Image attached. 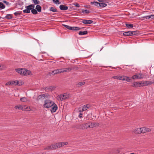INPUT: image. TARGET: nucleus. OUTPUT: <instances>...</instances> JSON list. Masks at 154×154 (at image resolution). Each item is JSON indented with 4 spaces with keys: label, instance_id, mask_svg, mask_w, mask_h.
<instances>
[{
    "label": "nucleus",
    "instance_id": "f257e3e1",
    "mask_svg": "<svg viewBox=\"0 0 154 154\" xmlns=\"http://www.w3.org/2000/svg\"><path fill=\"white\" fill-rule=\"evenodd\" d=\"M35 5L34 4H31L27 6H25L26 9L23 11V12L24 13H29L30 12L31 9H34Z\"/></svg>",
    "mask_w": 154,
    "mask_h": 154
},
{
    "label": "nucleus",
    "instance_id": "f03ea898",
    "mask_svg": "<svg viewBox=\"0 0 154 154\" xmlns=\"http://www.w3.org/2000/svg\"><path fill=\"white\" fill-rule=\"evenodd\" d=\"M52 101L49 100H46L45 101L44 104L43 105L44 107L46 108L51 107L52 106V103H53Z\"/></svg>",
    "mask_w": 154,
    "mask_h": 154
},
{
    "label": "nucleus",
    "instance_id": "7ed1b4c3",
    "mask_svg": "<svg viewBox=\"0 0 154 154\" xmlns=\"http://www.w3.org/2000/svg\"><path fill=\"white\" fill-rule=\"evenodd\" d=\"M70 94L67 93H64L63 95H60L58 96V98L60 99V100L62 101L63 100L68 99L69 97Z\"/></svg>",
    "mask_w": 154,
    "mask_h": 154
},
{
    "label": "nucleus",
    "instance_id": "20e7f679",
    "mask_svg": "<svg viewBox=\"0 0 154 154\" xmlns=\"http://www.w3.org/2000/svg\"><path fill=\"white\" fill-rule=\"evenodd\" d=\"M57 145H56L54 144H52L46 146L44 148V150H53L54 149H57Z\"/></svg>",
    "mask_w": 154,
    "mask_h": 154
},
{
    "label": "nucleus",
    "instance_id": "39448f33",
    "mask_svg": "<svg viewBox=\"0 0 154 154\" xmlns=\"http://www.w3.org/2000/svg\"><path fill=\"white\" fill-rule=\"evenodd\" d=\"M119 79L122 80H126L128 82H131L132 80L131 79L125 76H119Z\"/></svg>",
    "mask_w": 154,
    "mask_h": 154
},
{
    "label": "nucleus",
    "instance_id": "423d86ee",
    "mask_svg": "<svg viewBox=\"0 0 154 154\" xmlns=\"http://www.w3.org/2000/svg\"><path fill=\"white\" fill-rule=\"evenodd\" d=\"M142 76V74L140 73L134 75L131 78L132 79V80L131 81L132 82H132V81L134 79H140L143 78ZM130 79H131V78H130Z\"/></svg>",
    "mask_w": 154,
    "mask_h": 154
},
{
    "label": "nucleus",
    "instance_id": "0eeeda50",
    "mask_svg": "<svg viewBox=\"0 0 154 154\" xmlns=\"http://www.w3.org/2000/svg\"><path fill=\"white\" fill-rule=\"evenodd\" d=\"M14 108L15 109L18 108L22 110H26L28 109V107L26 106L25 105L24 106H22L21 105H18L15 106Z\"/></svg>",
    "mask_w": 154,
    "mask_h": 154
},
{
    "label": "nucleus",
    "instance_id": "6e6552de",
    "mask_svg": "<svg viewBox=\"0 0 154 154\" xmlns=\"http://www.w3.org/2000/svg\"><path fill=\"white\" fill-rule=\"evenodd\" d=\"M51 107H52V109L51 110V112H55L57 109V106L54 102L52 103V105Z\"/></svg>",
    "mask_w": 154,
    "mask_h": 154
},
{
    "label": "nucleus",
    "instance_id": "1a4fd4ad",
    "mask_svg": "<svg viewBox=\"0 0 154 154\" xmlns=\"http://www.w3.org/2000/svg\"><path fill=\"white\" fill-rule=\"evenodd\" d=\"M141 84L140 82H134L133 83V84L131 86L133 87L137 88L141 87Z\"/></svg>",
    "mask_w": 154,
    "mask_h": 154
},
{
    "label": "nucleus",
    "instance_id": "9d476101",
    "mask_svg": "<svg viewBox=\"0 0 154 154\" xmlns=\"http://www.w3.org/2000/svg\"><path fill=\"white\" fill-rule=\"evenodd\" d=\"M82 22L84 24H91L93 23V21L91 20H83Z\"/></svg>",
    "mask_w": 154,
    "mask_h": 154
},
{
    "label": "nucleus",
    "instance_id": "9b49d317",
    "mask_svg": "<svg viewBox=\"0 0 154 154\" xmlns=\"http://www.w3.org/2000/svg\"><path fill=\"white\" fill-rule=\"evenodd\" d=\"M58 70H54L52 71V72H48V75L49 76L51 75H54L58 74Z\"/></svg>",
    "mask_w": 154,
    "mask_h": 154
},
{
    "label": "nucleus",
    "instance_id": "f8f14e48",
    "mask_svg": "<svg viewBox=\"0 0 154 154\" xmlns=\"http://www.w3.org/2000/svg\"><path fill=\"white\" fill-rule=\"evenodd\" d=\"M75 128L78 129H85L84 123L81 124H78L75 126Z\"/></svg>",
    "mask_w": 154,
    "mask_h": 154
},
{
    "label": "nucleus",
    "instance_id": "ddd939ff",
    "mask_svg": "<svg viewBox=\"0 0 154 154\" xmlns=\"http://www.w3.org/2000/svg\"><path fill=\"white\" fill-rule=\"evenodd\" d=\"M59 8L60 10H68V7L65 5H60Z\"/></svg>",
    "mask_w": 154,
    "mask_h": 154
},
{
    "label": "nucleus",
    "instance_id": "4468645a",
    "mask_svg": "<svg viewBox=\"0 0 154 154\" xmlns=\"http://www.w3.org/2000/svg\"><path fill=\"white\" fill-rule=\"evenodd\" d=\"M24 70L23 72L22 73H23V75H27L30 74L31 71L30 70L26 69L25 68H24Z\"/></svg>",
    "mask_w": 154,
    "mask_h": 154
},
{
    "label": "nucleus",
    "instance_id": "2eb2a0df",
    "mask_svg": "<svg viewBox=\"0 0 154 154\" xmlns=\"http://www.w3.org/2000/svg\"><path fill=\"white\" fill-rule=\"evenodd\" d=\"M15 70L19 74L23 75V73L24 70V68H17L15 69Z\"/></svg>",
    "mask_w": 154,
    "mask_h": 154
},
{
    "label": "nucleus",
    "instance_id": "dca6fc26",
    "mask_svg": "<svg viewBox=\"0 0 154 154\" xmlns=\"http://www.w3.org/2000/svg\"><path fill=\"white\" fill-rule=\"evenodd\" d=\"M131 32V31H130L125 32L123 33V35L125 36H132Z\"/></svg>",
    "mask_w": 154,
    "mask_h": 154
},
{
    "label": "nucleus",
    "instance_id": "f3484780",
    "mask_svg": "<svg viewBox=\"0 0 154 154\" xmlns=\"http://www.w3.org/2000/svg\"><path fill=\"white\" fill-rule=\"evenodd\" d=\"M47 94H41L38 96L36 99V101H38L42 97H46L45 95Z\"/></svg>",
    "mask_w": 154,
    "mask_h": 154
},
{
    "label": "nucleus",
    "instance_id": "a211bd4d",
    "mask_svg": "<svg viewBox=\"0 0 154 154\" xmlns=\"http://www.w3.org/2000/svg\"><path fill=\"white\" fill-rule=\"evenodd\" d=\"M90 106L88 104L85 105L83 106V108L82 109V111H85L87 109L90 108Z\"/></svg>",
    "mask_w": 154,
    "mask_h": 154
},
{
    "label": "nucleus",
    "instance_id": "6ab92c4d",
    "mask_svg": "<svg viewBox=\"0 0 154 154\" xmlns=\"http://www.w3.org/2000/svg\"><path fill=\"white\" fill-rule=\"evenodd\" d=\"M131 33L132 34V35H139L140 34L139 30L131 31Z\"/></svg>",
    "mask_w": 154,
    "mask_h": 154
},
{
    "label": "nucleus",
    "instance_id": "aec40b11",
    "mask_svg": "<svg viewBox=\"0 0 154 154\" xmlns=\"http://www.w3.org/2000/svg\"><path fill=\"white\" fill-rule=\"evenodd\" d=\"M142 132V130H141V128H137L134 131V132L135 133L138 134H141Z\"/></svg>",
    "mask_w": 154,
    "mask_h": 154
},
{
    "label": "nucleus",
    "instance_id": "412c9836",
    "mask_svg": "<svg viewBox=\"0 0 154 154\" xmlns=\"http://www.w3.org/2000/svg\"><path fill=\"white\" fill-rule=\"evenodd\" d=\"M85 27H82L81 29H83ZM81 29V28H79L78 27H76V26H73L71 27V30H80Z\"/></svg>",
    "mask_w": 154,
    "mask_h": 154
},
{
    "label": "nucleus",
    "instance_id": "4be33fe9",
    "mask_svg": "<svg viewBox=\"0 0 154 154\" xmlns=\"http://www.w3.org/2000/svg\"><path fill=\"white\" fill-rule=\"evenodd\" d=\"M65 142H61L60 143H59L58 145H57V143L55 144H54L56 145L57 146V148L58 147H60L63 146L65 145Z\"/></svg>",
    "mask_w": 154,
    "mask_h": 154
},
{
    "label": "nucleus",
    "instance_id": "5701e85b",
    "mask_svg": "<svg viewBox=\"0 0 154 154\" xmlns=\"http://www.w3.org/2000/svg\"><path fill=\"white\" fill-rule=\"evenodd\" d=\"M100 4V3L98 2H91V5H94L95 6H97V7H99Z\"/></svg>",
    "mask_w": 154,
    "mask_h": 154
},
{
    "label": "nucleus",
    "instance_id": "b1692460",
    "mask_svg": "<svg viewBox=\"0 0 154 154\" xmlns=\"http://www.w3.org/2000/svg\"><path fill=\"white\" fill-rule=\"evenodd\" d=\"M35 9L39 12H41V11L42 7H41L39 5H37L35 8Z\"/></svg>",
    "mask_w": 154,
    "mask_h": 154
},
{
    "label": "nucleus",
    "instance_id": "393cba45",
    "mask_svg": "<svg viewBox=\"0 0 154 154\" xmlns=\"http://www.w3.org/2000/svg\"><path fill=\"white\" fill-rule=\"evenodd\" d=\"M88 33V32L87 31H80L79 32V35H83L87 34Z\"/></svg>",
    "mask_w": 154,
    "mask_h": 154
},
{
    "label": "nucleus",
    "instance_id": "a878e982",
    "mask_svg": "<svg viewBox=\"0 0 154 154\" xmlns=\"http://www.w3.org/2000/svg\"><path fill=\"white\" fill-rule=\"evenodd\" d=\"M8 19H10L13 18L12 14H7L4 17Z\"/></svg>",
    "mask_w": 154,
    "mask_h": 154
},
{
    "label": "nucleus",
    "instance_id": "bb28decb",
    "mask_svg": "<svg viewBox=\"0 0 154 154\" xmlns=\"http://www.w3.org/2000/svg\"><path fill=\"white\" fill-rule=\"evenodd\" d=\"M85 84V82H80L76 85V86L78 87H79L82 85H83Z\"/></svg>",
    "mask_w": 154,
    "mask_h": 154
},
{
    "label": "nucleus",
    "instance_id": "cd10ccee",
    "mask_svg": "<svg viewBox=\"0 0 154 154\" xmlns=\"http://www.w3.org/2000/svg\"><path fill=\"white\" fill-rule=\"evenodd\" d=\"M31 11L32 13L33 14L35 15L36 14H38V11L36 9H31Z\"/></svg>",
    "mask_w": 154,
    "mask_h": 154
},
{
    "label": "nucleus",
    "instance_id": "c85d7f7f",
    "mask_svg": "<svg viewBox=\"0 0 154 154\" xmlns=\"http://www.w3.org/2000/svg\"><path fill=\"white\" fill-rule=\"evenodd\" d=\"M125 25L126 27L129 28H132L133 27V24H128L127 23H125Z\"/></svg>",
    "mask_w": 154,
    "mask_h": 154
},
{
    "label": "nucleus",
    "instance_id": "c756f323",
    "mask_svg": "<svg viewBox=\"0 0 154 154\" xmlns=\"http://www.w3.org/2000/svg\"><path fill=\"white\" fill-rule=\"evenodd\" d=\"M146 84L147 86L153 84H154V80L153 82L149 81H146Z\"/></svg>",
    "mask_w": 154,
    "mask_h": 154
},
{
    "label": "nucleus",
    "instance_id": "7c9ffc66",
    "mask_svg": "<svg viewBox=\"0 0 154 154\" xmlns=\"http://www.w3.org/2000/svg\"><path fill=\"white\" fill-rule=\"evenodd\" d=\"M49 10L50 11L53 12H57V10L53 7H51L50 8Z\"/></svg>",
    "mask_w": 154,
    "mask_h": 154
},
{
    "label": "nucleus",
    "instance_id": "2f4dec72",
    "mask_svg": "<svg viewBox=\"0 0 154 154\" xmlns=\"http://www.w3.org/2000/svg\"><path fill=\"white\" fill-rule=\"evenodd\" d=\"M5 8V6L2 2H0V9H3Z\"/></svg>",
    "mask_w": 154,
    "mask_h": 154
},
{
    "label": "nucleus",
    "instance_id": "473e14b6",
    "mask_svg": "<svg viewBox=\"0 0 154 154\" xmlns=\"http://www.w3.org/2000/svg\"><path fill=\"white\" fill-rule=\"evenodd\" d=\"M32 1L35 5H38L40 3V1L38 0H32Z\"/></svg>",
    "mask_w": 154,
    "mask_h": 154
},
{
    "label": "nucleus",
    "instance_id": "72a5a7b5",
    "mask_svg": "<svg viewBox=\"0 0 154 154\" xmlns=\"http://www.w3.org/2000/svg\"><path fill=\"white\" fill-rule=\"evenodd\" d=\"M100 4L99 7L101 8H103L106 7L107 6V4L106 3H100Z\"/></svg>",
    "mask_w": 154,
    "mask_h": 154
},
{
    "label": "nucleus",
    "instance_id": "f704fd0d",
    "mask_svg": "<svg viewBox=\"0 0 154 154\" xmlns=\"http://www.w3.org/2000/svg\"><path fill=\"white\" fill-rule=\"evenodd\" d=\"M140 83L141 84V85H140L141 87L147 86L146 84V81H144V82L141 81V82H140Z\"/></svg>",
    "mask_w": 154,
    "mask_h": 154
},
{
    "label": "nucleus",
    "instance_id": "c9c22d12",
    "mask_svg": "<svg viewBox=\"0 0 154 154\" xmlns=\"http://www.w3.org/2000/svg\"><path fill=\"white\" fill-rule=\"evenodd\" d=\"M57 70H58V74L66 72V70H65L64 68L58 69H57Z\"/></svg>",
    "mask_w": 154,
    "mask_h": 154
},
{
    "label": "nucleus",
    "instance_id": "e433bc0d",
    "mask_svg": "<svg viewBox=\"0 0 154 154\" xmlns=\"http://www.w3.org/2000/svg\"><path fill=\"white\" fill-rule=\"evenodd\" d=\"M20 100L23 102H26L27 101V98L26 97H23L20 99Z\"/></svg>",
    "mask_w": 154,
    "mask_h": 154
},
{
    "label": "nucleus",
    "instance_id": "4c0bfd02",
    "mask_svg": "<svg viewBox=\"0 0 154 154\" xmlns=\"http://www.w3.org/2000/svg\"><path fill=\"white\" fill-rule=\"evenodd\" d=\"M93 127H94L97 126L99 125V124L97 122H93L92 123Z\"/></svg>",
    "mask_w": 154,
    "mask_h": 154
},
{
    "label": "nucleus",
    "instance_id": "58836bf2",
    "mask_svg": "<svg viewBox=\"0 0 154 154\" xmlns=\"http://www.w3.org/2000/svg\"><path fill=\"white\" fill-rule=\"evenodd\" d=\"M53 2L55 4H59L61 3V2L59 0H52Z\"/></svg>",
    "mask_w": 154,
    "mask_h": 154
},
{
    "label": "nucleus",
    "instance_id": "ea45409f",
    "mask_svg": "<svg viewBox=\"0 0 154 154\" xmlns=\"http://www.w3.org/2000/svg\"><path fill=\"white\" fill-rule=\"evenodd\" d=\"M89 122L86 123H84L85 129L89 128Z\"/></svg>",
    "mask_w": 154,
    "mask_h": 154
},
{
    "label": "nucleus",
    "instance_id": "a19ab883",
    "mask_svg": "<svg viewBox=\"0 0 154 154\" xmlns=\"http://www.w3.org/2000/svg\"><path fill=\"white\" fill-rule=\"evenodd\" d=\"M15 81H16L15 85H18L20 86V85H22V82H21L20 83L19 81L17 80H16Z\"/></svg>",
    "mask_w": 154,
    "mask_h": 154
},
{
    "label": "nucleus",
    "instance_id": "79ce46f5",
    "mask_svg": "<svg viewBox=\"0 0 154 154\" xmlns=\"http://www.w3.org/2000/svg\"><path fill=\"white\" fill-rule=\"evenodd\" d=\"M21 13H22V12H19V11H17V12H15L14 13V15L15 16H17L18 15L21 14Z\"/></svg>",
    "mask_w": 154,
    "mask_h": 154
},
{
    "label": "nucleus",
    "instance_id": "37998d69",
    "mask_svg": "<svg viewBox=\"0 0 154 154\" xmlns=\"http://www.w3.org/2000/svg\"><path fill=\"white\" fill-rule=\"evenodd\" d=\"M72 68H64L65 70H66V72L67 71H69L71 70L72 69Z\"/></svg>",
    "mask_w": 154,
    "mask_h": 154
},
{
    "label": "nucleus",
    "instance_id": "c03bdc74",
    "mask_svg": "<svg viewBox=\"0 0 154 154\" xmlns=\"http://www.w3.org/2000/svg\"><path fill=\"white\" fill-rule=\"evenodd\" d=\"M146 128L145 127H143L141 128V130H142V133H144L146 132Z\"/></svg>",
    "mask_w": 154,
    "mask_h": 154
},
{
    "label": "nucleus",
    "instance_id": "a18cd8bd",
    "mask_svg": "<svg viewBox=\"0 0 154 154\" xmlns=\"http://www.w3.org/2000/svg\"><path fill=\"white\" fill-rule=\"evenodd\" d=\"M97 0L100 2H105L106 3H108L109 1V0Z\"/></svg>",
    "mask_w": 154,
    "mask_h": 154
},
{
    "label": "nucleus",
    "instance_id": "49530a36",
    "mask_svg": "<svg viewBox=\"0 0 154 154\" xmlns=\"http://www.w3.org/2000/svg\"><path fill=\"white\" fill-rule=\"evenodd\" d=\"M11 83V85H15L16 81H10Z\"/></svg>",
    "mask_w": 154,
    "mask_h": 154
},
{
    "label": "nucleus",
    "instance_id": "de8ad7c7",
    "mask_svg": "<svg viewBox=\"0 0 154 154\" xmlns=\"http://www.w3.org/2000/svg\"><path fill=\"white\" fill-rule=\"evenodd\" d=\"M72 4L74 5L76 7H80L79 5L77 3H75Z\"/></svg>",
    "mask_w": 154,
    "mask_h": 154
},
{
    "label": "nucleus",
    "instance_id": "09e8293b",
    "mask_svg": "<svg viewBox=\"0 0 154 154\" xmlns=\"http://www.w3.org/2000/svg\"><path fill=\"white\" fill-rule=\"evenodd\" d=\"M2 2H3V3H4L5 4H6L7 5H9V3L6 1H5L4 0H3Z\"/></svg>",
    "mask_w": 154,
    "mask_h": 154
},
{
    "label": "nucleus",
    "instance_id": "8fccbe9b",
    "mask_svg": "<svg viewBox=\"0 0 154 154\" xmlns=\"http://www.w3.org/2000/svg\"><path fill=\"white\" fill-rule=\"evenodd\" d=\"M112 78L115 79H119V76H115L112 77Z\"/></svg>",
    "mask_w": 154,
    "mask_h": 154
},
{
    "label": "nucleus",
    "instance_id": "3c124183",
    "mask_svg": "<svg viewBox=\"0 0 154 154\" xmlns=\"http://www.w3.org/2000/svg\"><path fill=\"white\" fill-rule=\"evenodd\" d=\"M89 128H93L92 122H89Z\"/></svg>",
    "mask_w": 154,
    "mask_h": 154
},
{
    "label": "nucleus",
    "instance_id": "603ef678",
    "mask_svg": "<svg viewBox=\"0 0 154 154\" xmlns=\"http://www.w3.org/2000/svg\"><path fill=\"white\" fill-rule=\"evenodd\" d=\"M5 85L6 86L10 85H11V83L10 81H9L7 82L5 84Z\"/></svg>",
    "mask_w": 154,
    "mask_h": 154
},
{
    "label": "nucleus",
    "instance_id": "864d4df0",
    "mask_svg": "<svg viewBox=\"0 0 154 154\" xmlns=\"http://www.w3.org/2000/svg\"><path fill=\"white\" fill-rule=\"evenodd\" d=\"M50 86L49 87H47L45 88H43V89L47 91L48 90H49L50 89Z\"/></svg>",
    "mask_w": 154,
    "mask_h": 154
},
{
    "label": "nucleus",
    "instance_id": "5fc2aeb1",
    "mask_svg": "<svg viewBox=\"0 0 154 154\" xmlns=\"http://www.w3.org/2000/svg\"><path fill=\"white\" fill-rule=\"evenodd\" d=\"M146 132H149L151 131V129L149 128H146Z\"/></svg>",
    "mask_w": 154,
    "mask_h": 154
},
{
    "label": "nucleus",
    "instance_id": "6e6d98bb",
    "mask_svg": "<svg viewBox=\"0 0 154 154\" xmlns=\"http://www.w3.org/2000/svg\"><path fill=\"white\" fill-rule=\"evenodd\" d=\"M63 26H64L65 28H67V29H68L69 28V26L65 25V24H63Z\"/></svg>",
    "mask_w": 154,
    "mask_h": 154
},
{
    "label": "nucleus",
    "instance_id": "4d7b16f0",
    "mask_svg": "<svg viewBox=\"0 0 154 154\" xmlns=\"http://www.w3.org/2000/svg\"><path fill=\"white\" fill-rule=\"evenodd\" d=\"M142 18H143V19H142V20H144V19H148V18H147V16H143V17H142Z\"/></svg>",
    "mask_w": 154,
    "mask_h": 154
},
{
    "label": "nucleus",
    "instance_id": "13d9d810",
    "mask_svg": "<svg viewBox=\"0 0 154 154\" xmlns=\"http://www.w3.org/2000/svg\"><path fill=\"white\" fill-rule=\"evenodd\" d=\"M86 14H89L90 13V12L89 11L85 10H84Z\"/></svg>",
    "mask_w": 154,
    "mask_h": 154
},
{
    "label": "nucleus",
    "instance_id": "bf43d9fd",
    "mask_svg": "<svg viewBox=\"0 0 154 154\" xmlns=\"http://www.w3.org/2000/svg\"><path fill=\"white\" fill-rule=\"evenodd\" d=\"M82 114H83L82 113H80V114H79V117L81 119L82 118Z\"/></svg>",
    "mask_w": 154,
    "mask_h": 154
},
{
    "label": "nucleus",
    "instance_id": "052dcab7",
    "mask_svg": "<svg viewBox=\"0 0 154 154\" xmlns=\"http://www.w3.org/2000/svg\"><path fill=\"white\" fill-rule=\"evenodd\" d=\"M49 88V90H50L51 91H52L53 90V88L52 87V86H50Z\"/></svg>",
    "mask_w": 154,
    "mask_h": 154
},
{
    "label": "nucleus",
    "instance_id": "680f3d73",
    "mask_svg": "<svg viewBox=\"0 0 154 154\" xmlns=\"http://www.w3.org/2000/svg\"><path fill=\"white\" fill-rule=\"evenodd\" d=\"M151 19L154 18V15L152 14V15H151Z\"/></svg>",
    "mask_w": 154,
    "mask_h": 154
},
{
    "label": "nucleus",
    "instance_id": "e2e57ef3",
    "mask_svg": "<svg viewBox=\"0 0 154 154\" xmlns=\"http://www.w3.org/2000/svg\"><path fill=\"white\" fill-rule=\"evenodd\" d=\"M147 18H148V19H149L150 18L151 19V15L147 16Z\"/></svg>",
    "mask_w": 154,
    "mask_h": 154
},
{
    "label": "nucleus",
    "instance_id": "0e129e2a",
    "mask_svg": "<svg viewBox=\"0 0 154 154\" xmlns=\"http://www.w3.org/2000/svg\"><path fill=\"white\" fill-rule=\"evenodd\" d=\"M71 27L69 26V28L68 29L71 30Z\"/></svg>",
    "mask_w": 154,
    "mask_h": 154
},
{
    "label": "nucleus",
    "instance_id": "69168bd1",
    "mask_svg": "<svg viewBox=\"0 0 154 154\" xmlns=\"http://www.w3.org/2000/svg\"><path fill=\"white\" fill-rule=\"evenodd\" d=\"M86 7L87 8H89L90 7V5H89L88 6H86Z\"/></svg>",
    "mask_w": 154,
    "mask_h": 154
},
{
    "label": "nucleus",
    "instance_id": "338daca9",
    "mask_svg": "<svg viewBox=\"0 0 154 154\" xmlns=\"http://www.w3.org/2000/svg\"><path fill=\"white\" fill-rule=\"evenodd\" d=\"M65 145H67L68 144V143L67 142H66L65 143Z\"/></svg>",
    "mask_w": 154,
    "mask_h": 154
},
{
    "label": "nucleus",
    "instance_id": "774afa93",
    "mask_svg": "<svg viewBox=\"0 0 154 154\" xmlns=\"http://www.w3.org/2000/svg\"><path fill=\"white\" fill-rule=\"evenodd\" d=\"M52 87L53 88V90L54 89L56 88V87L54 86H52Z\"/></svg>",
    "mask_w": 154,
    "mask_h": 154
}]
</instances>
